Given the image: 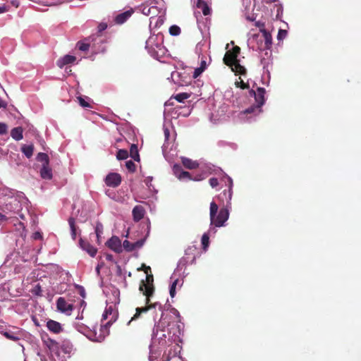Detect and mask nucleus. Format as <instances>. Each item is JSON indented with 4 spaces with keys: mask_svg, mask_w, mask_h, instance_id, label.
<instances>
[{
    "mask_svg": "<svg viewBox=\"0 0 361 361\" xmlns=\"http://www.w3.org/2000/svg\"><path fill=\"white\" fill-rule=\"evenodd\" d=\"M169 33L171 36H178L180 34V28L179 26L174 25L169 27Z\"/></svg>",
    "mask_w": 361,
    "mask_h": 361,
    "instance_id": "nucleus-31",
    "label": "nucleus"
},
{
    "mask_svg": "<svg viewBox=\"0 0 361 361\" xmlns=\"http://www.w3.org/2000/svg\"><path fill=\"white\" fill-rule=\"evenodd\" d=\"M68 224H69V226H71L72 239L75 240V219L73 217L69 218Z\"/></svg>",
    "mask_w": 361,
    "mask_h": 361,
    "instance_id": "nucleus-32",
    "label": "nucleus"
},
{
    "mask_svg": "<svg viewBox=\"0 0 361 361\" xmlns=\"http://www.w3.org/2000/svg\"><path fill=\"white\" fill-rule=\"evenodd\" d=\"M30 293H32V295L35 296H42V286H39V283H37L35 286L34 288H32V290H30Z\"/></svg>",
    "mask_w": 361,
    "mask_h": 361,
    "instance_id": "nucleus-34",
    "label": "nucleus"
},
{
    "mask_svg": "<svg viewBox=\"0 0 361 361\" xmlns=\"http://www.w3.org/2000/svg\"><path fill=\"white\" fill-rule=\"evenodd\" d=\"M121 247H123V249H125L127 252H132L133 250H135L132 243L127 240L123 241V246H121Z\"/></svg>",
    "mask_w": 361,
    "mask_h": 361,
    "instance_id": "nucleus-35",
    "label": "nucleus"
},
{
    "mask_svg": "<svg viewBox=\"0 0 361 361\" xmlns=\"http://www.w3.org/2000/svg\"><path fill=\"white\" fill-rule=\"evenodd\" d=\"M151 307H152V305H148L145 307L136 308L135 314V315H133V317H131L130 322L139 318V317L140 316L141 314L146 313L149 310V309H150Z\"/></svg>",
    "mask_w": 361,
    "mask_h": 361,
    "instance_id": "nucleus-24",
    "label": "nucleus"
},
{
    "mask_svg": "<svg viewBox=\"0 0 361 361\" xmlns=\"http://www.w3.org/2000/svg\"><path fill=\"white\" fill-rule=\"evenodd\" d=\"M95 233H96L97 239H98V240H99V238L101 237V235L102 233V225L101 223L97 224L96 228H95Z\"/></svg>",
    "mask_w": 361,
    "mask_h": 361,
    "instance_id": "nucleus-40",
    "label": "nucleus"
},
{
    "mask_svg": "<svg viewBox=\"0 0 361 361\" xmlns=\"http://www.w3.org/2000/svg\"><path fill=\"white\" fill-rule=\"evenodd\" d=\"M144 243H145V239H140L133 243V247H135V249H140L143 246Z\"/></svg>",
    "mask_w": 361,
    "mask_h": 361,
    "instance_id": "nucleus-45",
    "label": "nucleus"
},
{
    "mask_svg": "<svg viewBox=\"0 0 361 361\" xmlns=\"http://www.w3.org/2000/svg\"><path fill=\"white\" fill-rule=\"evenodd\" d=\"M79 104H80L81 106L87 108V107H91V104H90L88 102L85 101L83 98L81 97H78Z\"/></svg>",
    "mask_w": 361,
    "mask_h": 361,
    "instance_id": "nucleus-49",
    "label": "nucleus"
},
{
    "mask_svg": "<svg viewBox=\"0 0 361 361\" xmlns=\"http://www.w3.org/2000/svg\"><path fill=\"white\" fill-rule=\"evenodd\" d=\"M190 94H188L187 92H180L173 97V98L178 102H183L184 100L190 98Z\"/></svg>",
    "mask_w": 361,
    "mask_h": 361,
    "instance_id": "nucleus-29",
    "label": "nucleus"
},
{
    "mask_svg": "<svg viewBox=\"0 0 361 361\" xmlns=\"http://www.w3.org/2000/svg\"><path fill=\"white\" fill-rule=\"evenodd\" d=\"M8 132V126L5 123H0V135H5Z\"/></svg>",
    "mask_w": 361,
    "mask_h": 361,
    "instance_id": "nucleus-47",
    "label": "nucleus"
},
{
    "mask_svg": "<svg viewBox=\"0 0 361 361\" xmlns=\"http://www.w3.org/2000/svg\"><path fill=\"white\" fill-rule=\"evenodd\" d=\"M6 102L0 99V109H6Z\"/></svg>",
    "mask_w": 361,
    "mask_h": 361,
    "instance_id": "nucleus-54",
    "label": "nucleus"
},
{
    "mask_svg": "<svg viewBox=\"0 0 361 361\" xmlns=\"http://www.w3.org/2000/svg\"><path fill=\"white\" fill-rule=\"evenodd\" d=\"M178 280H175L170 286V296L173 298L176 295V286H177Z\"/></svg>",
    "mask_w": 361,
    "mask_h": 361,
    "instance_id": "nucleus-42",
    "label": "nucleus"
},
{
    "mask_svg": "<svg viewBox=\"0 0 361 361\" xmlns=\"http://www.w3.org/2000/svg\"><path fill=\"white\" fill-rule=\"evenodd\" d=\"M172 312H173V314H175V316H176L177 317H178V311H177L176 310L173 309V310H172Z\"/></svg>",
    "mask_w": 361,
    "mask_h": 361,
    "instance_id": "nucleus-62",
    "label": "nucleus"
},
{
    "mask_svg": "<svg viewBox=\"0 0 361 361\" xmlns=\"http://www.w3.org/2000/svg\"><path fill=\"white\" fill-rule=\"evenodd\" d=\"M0 334L5 336L6 338L12 341H17L20 340V337L16 333L12 331H4L0 329Z\"/></svg>",
    "mask_w": 361,
    "mask_h": 361,
    "instance_id": "nucleus-23",
    "label": "nucleus"
},
{
    "mask_svg": "<svg viewBox=\"0 0 361 361\" xmlns=\"http://www.w3.org/2000/svg\"><path fill=\"white\" fill-rule=\"evenodd\" d=\"M47 328L49 329V332L55 334H59L63 331L61 324L52 319H49L47 322Z\"/></svg>",
    "mask_w": 361,
    "mask_h": 361,
    "instance_id": "nucleus-11",
    "label": "nucleus"
},
{
    "mask_svg": "<svg viewBox=\"0 0 361 361\" xmlns=\"http://www.w3.org/2000/svg\"><path fill=\"white\" fill-rule=\"evenodd\" d=\"M261 107H262V106H259V104H256L255 105L251 106L250 107L246 109V110L244 111V114H258L261 113V111H262Z\"/></svg>",
    "mask_w": 361,
    "mask_h": 361,
    "instance_id": "nucleus-26",
    "label": "nucleus"
},
{
    "mask_svg": "<svg viewBox=\"0 0 361 361\" xmlns=\"http://www.w3.org/2000/svg\"><path fill=\"white\" fill-rule=\"evenodd\" d=\"M197 9H200V11H202V14H204V16H207L210 14L209 6H208L207 2L204 1V0H197Z\"/></svg>",
    "mask_w": 361,
    "mask_h": 361,
    "instance_id": "nucleus-17",
    "label": "nucleus"
},
{
    "mask_svg": "<svg viewBox=\"0 0 361 361\" xmlns=\"http://www.w3.org/2000/svg\"><path fill=\"white\" fill-rule=\"evenodd\" d=\"M246 19H247V20H248V21H255V18H253V17H250V16H249L246 17Z\"/></svg>",
    "mask_w": 361,
    "mask_h": 361,
    "instance_id": "nucleus-61",
    "label": "nucleus"
},
{
    "mask_svg": "<svg viewBox=\"0 0 361 361\" xmlns=\"http://www.w3.org/2000/svg\"><path fill=\"white\" fill-rule=\"evenodd\" d=\"M261 33L263 35L264 42H265L266 49H269L271 46V35L265 29L261 30Z\"/></svg>",
    "mask_w": 361,
    "mask_h": 361,
    "instance_id": "nucleus-21",
    "label": "nucleus"
},
{
    "mask_svg": "<svg viewBox=\"0 0 361 361\" xmlns=\"http://www.w3.org/2000/svg\"><path fill=\"white\" fill-rule=\"evenodd\" d=\"M106 246L115 251L116 253H121L122 252L121 242L117 236H111V238L106 241Z\"/></svg>",
    "mask_w": 361,
    "mask_h": 361,
    "instance_id": "nucleus-9",
    "label": "nucleus"
},
{
    "mask_svg": "<svg viewBox=\"0 0 361 361\" xmlns=\"http://www.w3.org/2000/svg\"><path fill=\"white\" fill-rule=\"evenodd\" d=\"M112 309L111 307H109V309H106L105 313L104 314H111Z\"/></svg>",
    "mask_w": 361,
    "mask_h": 361,
    "instance_id": "nucleus-57",
    "label": "nucleus"
},
{
    "mask_svg": "<svg viewBox=\"0 0 361 361\" xmlns=\"http://www.w3.org/2000/svg\"><path fill=\"white\" fill-rule=\"evenodd\" d=\"M231 68L232 72L236 75H245L246 74V68L240 64V63H234L231 66H228Z\"/></svg>",
    "mask_w": 361,
    "mask_h": 361,
    "instance_id": "nucleus-19",
    "label": "nucleus"
},
{
    "mask_svg": "<svg viewBox=\"0 0 361 361\" xmlns=\"http://www.w3.org/2000/svg\"><path fill=\"white\" fill-rule=\"evenodd\" d=\"M41 177L43 179L47 180L52 178L51 169L48 166H42L41 169Z\"/></svg>",
    "mask_w": 361,
    "mask_h": 361,
    "instance_id": "nucleus-22",
    "label": "nucleus"
},
{
    "mask_svg": "<svg viewBox=\"0 0 361 361\" xmlns=\"http://www.w3.org/2000/svg\"><path fill=\"white\" fill-rule=\"evenodd\" d=\"M171 316L162 314L159 322L153 328L152 343L159 348L171 346L173 344V336L170 335L169 326H171Z\"/></svg>",
    "mask_w": 361,
    "mask_h": 361,
    "instance_id": "nucleus-1",
    "label": "nucleus"
},
{
    "mask_svg": "<svg viewBox=\"0 0 361 361\" xmlns=\"http://www.w3.org/2000/svg\"><path fill=\"white\" fill-rule=\"evenodd\" d=\"M157 39V37H151L148 38L147 41H146V49L149 51V52H153L157 54V50H161V43H156L155 45L154 44V42H155V39Z\"/></svg>",
    "mask_w": 361,
    "mask_h": 361,
    "instance_id": "nucleus-12",
    "label": "nucleus"
},
{
    "mask_svg": "<svg viewBox=\"0 0 361 361\" xmlns=\"http://www.w3.org/2000/svg\"><path fill=\"white\" fill-rule=\"evenodd\" d=\"M209 244V237L208 236L207 233H204L202 236V249L204 250L208 247V245Z\"/></svg>",
    "mask_w": 361,
    "mask_h": 361,
    "instance_id": "nucleus-37",
    "label": "nucleus"
},
{
    "mask_svg": "<svg viewBox=\"0 0 361 361\" xmlns=\"http://www.w3.org/2000/svg\"><path fill=\"white\" fill-rule=\"evenodd\" d=\"M145 214V209L141 205H136L133 209V221L138 222L143 219Z\"/></svg>",
    "mask_w": 361,
    "mask_h": 361,
    "instance_id": "nucleus-13",
    "label": "nucleus"
},
{
    "mask_svg": "<svg viewBox=\"0 0 361 361\" xmlns=\"http://www.w3.org/2000/svg\"><path fill=\"white\" fill-rule=\"evenodd\" d=\"M209 185L212 186V188H215L218 186L219 184V181L216 178H210L209 180Z\"/></svg>",
    "mask_w": 361,
    "mask_h": 361,
    "instance_id": "nucleus-44",
    "label": "nucleus"
},
{
    "mask_svg": "<svg viewBox=\"0 0 361 361\" xmlns=\"http://www.w3.org/2000/svg\"><path fill=\"white\" fill-rule=\"evenodd\" d=\"M79 245H80L82 250L86 251V252L92 257L96 256L97 248L89 243L87 240L80 238V240H79Z\"/></svg>",
    "mask_w": 361,
    "mask_h": 361,
    "instance_id": "nucleus-10",
    "label": "nucleus"
},
{
    "mask_svg": "<svg viewBox=\"0 0 361 361\" xmlns=\"http://www.w3.org/2000/svg\"><path fill=\"white\" fill-rule=\"evenodd\" d=\"M264 93H266V91L264 87H258L256 90H251L249 91V95L255 98V102L259 106L264 105Z\"/></svg>",
    "mask_w": 361,
    "mask_h": 361,
    "instance_id": "nucleus-8",
    "label": "nucleus"
},
{
    "mask_svg": "<svg viewBox=\"0 0 361 361\" xmlns=\"http://www.w3.org/2000/svg\"><path fill=\"white\" fill-rule=\"evenodd\" d=\"M76 287L77 290L79 291V295H81L82 298H85V289L82 286L76 285L75 286Z\"/></svg>",
    "mask_w": 361,
    "mask_h": 361,
    "instance_id": "nucleus-51",
    "label": "nucleus"
},
{
    "mask_svg": "<svg viewBox=\"0 0 361 361\" xmlns=\"http://www.w3.org/2000/svg\"><path fill=\"white\" fill-rule=\"evenodd\" d=\"M220 183H224L227 186V190H224L221 194L219 195V198L222 202H226L229 203L232 197V185L233 182L231 177L224 174V176L220 178Z\"/></svg>",
    "mask_w": 361,
    "mask_h": 361,
    "instance_id": "nucleus-4",
    "label": "nucleus"
},
{
    "mask_svg": "<svg viewBox=\"0 0 361 361\" xmlns=\"http://www.w3.org/2000/svg\"><path fill=\"white\" fill-rule=\"evenodd\" d=\"M255 26L260 28V30L264 29V23L261 21H256Z\"/></svg>",
    "mask_w": 361,
    "mask_h": 361,
    "instance_id": "nucleus-53",
    "label": "nucleus"
},
{
    "mask_svg": "<svg viewBox=\"0 0 361 361\" xmlns=\"http://www.w3.org/2000/svg\"><path fill=\"white\" fill-rule=\"evenodd\" d=\"M89 338L95 341L101 342L104 339V335L100 334L97 336L96 331H94L90 333V335H89Z\"/></svg>",
    "mask_w": 361,
    "mask_h": 361,
    "instance_id": "nucleus-33",
    "label": "nucleus"
},
{
    "mask_svg": "<svg viewBox=\"0 0 361 361\" xmlns=\"http://www.w3.org/2000/svg\"><path fill=\"white\" fill-rule=\"evenodd\" d=\"M126 167L128 169V172L134 173L136 170V166L133 161H126Z\"/></svg>",
    "mask_w": 361,
    "mask_h": 361,
    "instance_id": "nucleus-36",
    "label": "nucleus"
},
{
    "mask_svg": "<svg viewBox=\"0 0 361 361\" xmlns=\"http://www.w3.org/2000/svg\"><path fill=\"white\" fill-rule=\"evenodd\" d=\"M37 161L42 162V166H48L49 164V159L46 153L39 152L37 154Z\"/></svg>",
    "mask_w": 361,
    "mask_h": 361,
    "instance_id": "nucleus-27",
    "label": "nucleus"
},
{
    "mask_svg": "<svg viewBox=\"0 0 361 361\" xmlns=\"http://www.w3.org/2000/svg\"><path fill=\"white\" fill-rule=\"evenodd\" d=\"M173 172H174L175 176L180 175L182 172H187L183 170L181 166L178 164H175L174 166H173Z\"/></svg>",
    "mask_w": 361,
    "mask_h": 361,
    "instance_id": "nucleus-41",
    "label": "nucleus"
},
{
    "mask_svg": "<svg viewBox=\"0 0 361 361\" xmlns=\"http://www.w3.org/2000/svg\"><path fill=\"white\" fill-rule=\"evenodd\" d=\"M133 13L132 10L126 11L118 16L115 18V23L118 25H122L126 23V21L130 18L131 14Z\"/></svg>",
    "mask_w": 361,
    "mask_h": 361,
    "instance_id": "nucleus-15",
    "label": "nucleus"
},
{
    "mask_svg": "<svg viewBox=\"0 0 361 361\" xmlns=\"http://www.w3.org/2000/svg\"><path fill=\"white\" fill-rule=\"evenodd\" d=\"M168 347H169L170 348L169 350H168V353L165 352L164 354H163V361H170L171 357H176V355H177V351L176 350L177 345H172Z\"/></svg>",
    "mask_w": 361,
    "mask_h": 361,
    "instance_id": "nucleus-16",
    "label": "nucleus"
},
{
    "mask_svg": "<svg viewBox=\"0 0 361 361\" xmlns=\"http://www.w3.org/2000/svg\"><path fill=\"white\" fill-rule=\"evenodd\" d=\"M23 128L20 126L15 128L11 130V137L16 141L21 140L23 139Z\"/></svg>",
    "mask_w": 361,
    "mask_h": 361,
    "instance_id": "nucleus-20",
    "label": "nucleus"
},
{
    "mask_svg": "<svg viewBox=\"0 0 361 361\" xmlns=\"http://www.w3.org/2000/svg\"><path fill=\"white\" fill-rule=\"evenodd\" d=\"M140 291L142 292L143 295L146 297L145 304L148 305L150 302V298L154 293L153 275L146 274L145 281H141L140 283Z\"/></svg>",
    "mask_w": 361,
    "mask_h": 361,
    "instance_id": "nucleus-3",
    "label": "nucleus"
},
{
    "mask_svg": "<svg viewBox=\"0 0 361 361\" xmlns=\"http://www.w3.org/2000/svg\"><path fill=\"white\" fill-rule=\"evenodd\" d=\"M6 11V7L0 6V13H3Z\"/></svg>",
    "mask_w": 361,
    "mask_h": 361,
    "instance_id": "nucleus-60",
    "label": "nucleus"
},
{
    "mask_svg": "<svg viewBox=\"0 0 361 361\" xmlns=\"http://www.w3.org/2000/svg\"><path fill=\"white\" fill-rule=\"evenodd\" d=\"M179 179H191L190 173L189 172H182L179 176H177Z\"/></svg>",
    "mask_w": 361,
    "mask_h": 361,
    "instance_id": "nucleus-48",
    "label": "nucleus"
},
{
    "mask_svg": "<svg viewBox=\"0 0 361 361\" xmlns=\"http://www.w3.org/2000/svg\"><path fill=\"white\" fill-rule=\"evenodd\" d=\"M142 269L145 271L146 274H148L151 271L150 267H146L145 264H142Z\"/></svg>",
    "mask_w": 361,
    "mask_h": 361,
    "instance_id": "nucleus-55",
    "label": "nucleus"
},
{
    "mask_svg": "<svg viewBox=\"0 0 361 361\" xmlns=\"http://www.w3.org/2000/svg\"><path fill=\"white\" fill-rule=\"evenodd\" d=\"M106 259L108 261L111 262L112 261V255L111 254H106Z\"/></svg>",
    "mask_w": 361,
    "mask_h": 361,
    "instance_id": "nucleus-58",
    "label": "nucleus"
},
{
    "mask_svg": "<svg viewBox=\"0 0 361 361\" xmlns=\"http://www.w3.org/2000/svg\"><path fill=\"white\" fill-rule=\"evenodd\" d=\"M77 47H78V49L80 51H86L89 50L90 44L89 43L78 42V43H77Z\"/></svg>",
    "mask_w": 361,
    "mask_h": 361,
    "instance_id": "nucleus-38",
    "label": "nucleus"
},
{
    "mask_svg": "<svg viewBox=\"0 0 361 361\" xmlns=\"http://www.w3.org/2000/svg\"><path fill=\"white\" fill-rule=\"evenodd\" d=\"M236 87L240 88L241 90H247L249 88V85L244 82L242 80L239 82H235Z\"/></svg>",
    "mask_w": 361,
    "mask_h": 361,
    "instance_id": "nucleus-43",
    "label": "nucleus"
},
{
    "mask_svg": "<svg viewBox=\"0 0 361 361\" xmlns=\"http://www.w3.org/2000/svg\"><path fill=\"white\" fill-rule=\"evenodd\" d=\"M204 71V69L203 68V66L195 69L194 73H192V78L195 79L197 78L198 76L200 75V74L202 73Z\"/></svg>",
    "mask_w": 361,
    "mask_h": 361,
    "instance_id": "nucleus-46",
    "label": "nucleus"
},
{
    "mask_svg": "<svg viewBox=\"0 0 361 361\" xmlns=\"http://www.w3.org/2000/svg\"><path fill=\"white\" fill-rule=\"evenodd\" d=\"M287 32L284 30H280L278 32V39L282 40L286 38Z\"/></svg>",
    "mask_w": 361,
    "mask_h": 361,
    "instance_id": "nucleus-50",
    "label": "nucleus"
},
{
    "mask_svg": "<svg viewBox=\"0 0 361 361\" xmlns=\"http://www.w3.org/2000/svg\"><path fill=\"white\" fill-rule=\"evenodd\" d=\"M56 309L62 313L70 314L73 310V305L68 303L64 298L60 297L56 300Z\"/></svg>",
    "mask_w": 361,
    "mask_h": 361,
    "instance_id": "nucleus-7",
    "label": "nucleus"
},
{
    "mask_svg": "<svg viewBox=\"0 0 361 361\" xmlns=\"http://www.w3.org/2000/svg\"><path fill=\"white\" fill-rule=\"evenodd\" d=\"M130 156L135 161H139L140 160L138 154V149H137V145L135 144H133L130 146Z\"/></svg>",
    "mask_w": 361,
    "mask_h": 361,
    "instance_id": "nucleus-25",
    "label": "nucleus"
},
{
    "mask_svg": "<svg viewBox=\"0 0 361 361\" xmlns=\"http://www.w3.org/2000/svg\"><path fill=\"white\" fill-rule=\"evenodd\" d=\"M240 51L241 49L238 46H235L231 50L226 51L224 57V63L227 66H231L235 63H238L239 60L237 58L240 54Z\"/></svg>",
    "mask_w": 361,
    "mask_h": 361,
    "instance_id": "nucleus-5",
    "label": "nucleus"
},
{
    "mask_svg": "<svg viewBox=\"0 0 361 361\" xmlns=\"http://www.w3.org/2000/svg\"><path fill=\"white\" fill-rule=\"evenodd\" d=\"M44 342L45 343V345H47V348H49V349L52 348L54 346H56L57 345L56 341L49 338H47V340H44Z\"/></svg>",
    "mask_w": 361,
    "mask_h": 361,
    "instance_id": "nucleus-39",
    "label": "nucleus"
},
{
    "mask_svg": "<svg viewBox=\"0 0 361 361\" xmlns=\"http://www.w3.org/2000/svg\"><path fill=\"white\" fill-rule=\"evenodd\" d=\"M200 67H204V69L205 70V68L207 67V63L205 62V61H202Z\"/></svg>",
    "mask_w": 361,
    "mask_h": 361,
    "instance_id": "nucleus-59",
    "label": "nucleus"
},
{
    "mask_svg": "<svg viewBox=\"0 0 361 361\" xmlns=\"http://www.w3.org/2000/svg\"><path fill=\"white\" fill-rule=\"evenodd\" d=\"M228 217L229 212H228V209L226 208H221L219 212L216 203L214 202H212V203H210V225H214L216 227L223 226Z\"/></svg>",
    "mask_w": 361,
    "mask_h": 361,
    "instance_id": "nucleus-2",
    "label": "nucleus"
},
{
    "mask_svg": "<svg viewBox=\"0 0 361 361\" xmlns=\"http://www.w3.org/2000/svg\"><path fill=\"white\" fill-rule=\"evenodd\" d=\"M75 61V57L71 55H65L63 57L59 59L56 61V65L59 68H62L63 66L66 65H69L73 63Z\"/></svg>",
    "mask_w": 361,
    "mask_h": 361,
    "instance_id": "nucleus-14",
    "label": "nucleus"
},
{
    "mask_svg": "<svg viewBox=\"0 0 361 361\" xmlns=\"http://www.w3.org/2000/svg\"><path fill=\"white\" fill-rule=\"evenodd\" d=\"M182 164L185 168L192 170L198 167V163L196 161H192L187 157H182Z\"/></svg>",
    "mask_w": 361,
    "mask_h": 361,
    "instance_id": "nucleus-18",
    "label": "nucleus"
},
{
    "mask_svg": "<svg viewBox=\"0 0 361 361\" xmlns=\"http://www.w3.org/2000/svg\"><path fill=\"white\" fill-rule=\"evenodd\" d=\"M6 220V217L4 214L0 213V223Z\"/></svg>",
    "mask_w": 361,
    "mask_h": 361,
    "instance_id": "nucleus-56",
    "label": "nucleus"
},
{
    "mask_svg": "<svg viewBox=\"0 0 361 361\" xmlns=\"http://www.w3.org/2000/svg\"><path fill=\"white\" fill-rule=\"evenodd\" d=\"M22 152L24 153L25 156L27 157V158H30L32 157L33 153V145H25L22 147Z\"/></svg>",
    "mask_w": 361,
    "mask_h": 361,
    "instance_id": "nucleus-28",
    "label": "nucleus"
},
{
    "mask_svg": "<svg viewBox=\"0 0 361 361\" xmlns=\"http://www.w3.org/2000/svg\"><path fill=\"white\" fill-rule=\"evenodd\" d=\"M149 12H150V8H148L147 11H145V14L148 16L149 15Z\"/></svg>",
    "mask_w": 361,
    "mask_h": 361,
    "instance_id": "nucleus-64",
    "label": "nucleus"
},
{
    "mask_svg": "<svg viewBox=\"0 0 361 361\" xmlns=\"http://www.w3.org/2000/svg\"><path fill=\"white\" fill-rule=\"evenodd\" d=\"M106 27H107V25L106 23H101L98 25V32H102L106 30Z\"/></svg>",
    "mask_w": 361,
    "mask_h": 361,
    "instance_id": "nucleus-52",
    "label": "nucleus"
},
{
    "mask_svg": "<svg viewBox=\"0 0 361 361\" xmlns=\"http://www.w3.org/2000/svg\"><path fill=\"white\" fill-rule=\"evenodd\" d=\"M128 157V152L126 149H121L116 152V159L118 160H126Z\"/></svg>",
    "mask_w": 361,
    "mask_h": 361,
    "instance_id": "nucleus-30",
    "label": "nucleus"
},
{
    "mask_svg": "<svg viewBox=\"0 0 361 361\" xmlns=\"http://www.w3.org/2000/svg\"><path fill=\"white\" fill-rule=\"evenodd\" d=\"M121 183V176L120 174L117 173H110L106 175L105 178L106 185L116 188H117Z\"/></svg>",
    "mask_w": 361,
    "mask_h": 361,
    "instance_id": "nucleus-6",
    "label": "nucleus"
},
{
    "mask_svg": "<svg viewBox=\"0 0 361 361\" xmlns=\"http://www.w3.org/2000/svg\"><path fill=\"white\" fill-rule=\"evenodd\" d=\"M149 12H150V8H148L147 11H145V14L148 16L149 15Z\"/></svg>",
    "mask_w": 361,
    "mask_h": 361,
    "instance_id": "nucleus-63",
    "label": "nucleus"
}]
</instances>
